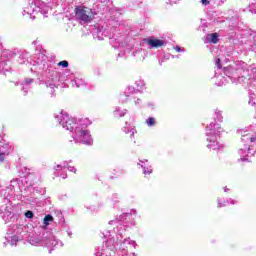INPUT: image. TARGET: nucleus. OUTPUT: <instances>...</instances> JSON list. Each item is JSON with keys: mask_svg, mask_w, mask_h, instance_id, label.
<instances>
[{"mask_svg": "<svg viewBox=\"0 0 256 256\" xmlns=\"http://www.w3.org/2000/svg\"><path fill=\"white\" fill-rule=\"evenodd\" d=\"M201 3H202V5H209V1L208 0H201Z\"/></svg>", "mask_w": 256, "mask_h": 256, "instance_id": "4468645a", "label": "nucleus"}, {"mask_svg": "<svg viewBox=\"0 0 256 256\" xmlns=\"http://www.w3.org/2000/svg\"><path fill=\"white\" fill-rule=\"evenodd\" d=\"M51 222H53V216L51 214L46 215L43 219L44 225L47 227Z\"/></svg>", "mask_w": 256, "mask_h": 256, "instance_id": "0eeeda50", "label": "nucleus"}, {"mask_svg": "<svg viewBox=\"0 0 256 256\" xmlns=\"http://www.w3.org/2000/svg\"><path fill=\"white\" fill-rule=\"evenodd\" d=\"M175 51H177V53H179V52L181 51V47L176 46V47H175Z\"/></svg>", "mask_w": 256, "mask_h": 256, "instance_id": "f3484780", "label": "nucleus"}, {"mask_svg": "<svg viewBox=\"0 0 256 256\" xmlns=\"http://www.w3.org/2000/svg\"><path fill=\"white\" fill-rule=\"evenodd\" d=\"M250 141H251V143H255V141H256V136H255V137H250Z\"/></svg>", "mask_w": 256, "mask_h": 256, "instance_id": "dca6fc26", "label": "nucleus"}, {"mask_svg": "<svg viewBox=\"0 0 256 256\" xmlns=\"http://www.w3.org/2000/svg\"><path fill=\"white\" fill-rule=\"evenodd\" d=\"M3 161H5V154L0 153V163H3Z\"/></svg>", "mask_w": 256, "mask_h": 256, "instance_id": "f8f14e48", "label": "nucleus"}, {"mask_svg": "<svg viewBox=\"0 0 256 256\" xmlns=\"http://www.w3.org/2000/svg\"><path fill=\"white\" fill-rule=\"evenodd\" d=\"M208 149H210V151H213V155H215L216 151V155L214 157L215 159H217V155H219V150L221 149L219 142H217V140H210L208 143Z\"/></svg>", "mask_w": 256, "mask_h": 256, "instance_id": "39448f33", "label": "nucleus"}, {"mask_svg": "<svg viewBox=\"0 0 256 256\" xmlns=\"http://www.w3.org/2000/svg\"><path fill=\"white\" fill-rule=\"evenodd\" d=\"M145 41L152 49H159V47H163V45H165V41L157 38H147Z\"/></svg>", "mask_w": 256, "mask_h": 256, "instance_id": "20e7f679", "label": "nucleus"}, {"mask_svg": "<svg viewBox=\"0 0 256 256\" xmlns=\"http://www.w3.org/2000/svg\"><path fill=\"white\" fill-rule=\"evenodd\" d=\"M209 36L211 37V43H214V45H217V43H219L218 33H212V34H209Z\"/></svg>", "mask_w": 256, "mask_h": 256, "instance_id": "423d86ee", "label": "nucleus"}, {"mask_svg": "<svg viewBox=\"0 0 256 256\" xmlns=\"http://www.w3.org/2000/svg\"><path fill=\"white\" fill-rule=\"evenodd\" d=\"M74 12L76 17L84 23L93 21V19H95V15H97V13L93 12V9L87 6H76Z\"/></svg>", "mask_w": 256, "mask_h": 256, "instance_id": "f257e3e1", "label": "nucleus"}, {"mask_svg": "<svg viewBox=\"0 0 256 256\" xmlns=\"http://www.w3.org/2000/svg\"><path fill=\"white\" fill-rule=\"evenodd\" d=\"M216 66L218 67V69H221V59L220 58L216 59Z\"/></svg>", "mask_w": 256, "mask_h": 256, "instance_id": "9b49d317", "label": "nucleus"}, {"mask_svg": "<svg viewBox=\"0 0 256 256\" xmlns=\"http://www.w3.org/2000/svg\"><path fill=\"white\" fill-rule=\"evenodd\" d=\"M25 217H27V219H33V217H34L33 211L28 210V211L25 213Z\"/></svg>", "mask_w": 256, "mask_h": 256, "instance_id": "9d476101", "label": "nucleus"}, {"mask_svg": "<svg viewBox=\"0 0 256 256\" xmlns=\"http://www.w3.org/2000/svg\"><path fill=\"white\" fill-rule=\"evenodd\" d=\"M61 167H62L61 165H56V166H54V170L59 171V169H61Z\"/></svg>", "mask_w": 256, "mask_h": 256, "instance_id": "2eb2a0df", "label": "nucleus"}, {"mask_svg": "<svg viewBox=\"0 0 256 256\" xmlns=\"http://www.w3.org/2000/svg\"><path fill=\"white\" fill-rule=\"evenodd\" d=\"M63 127H65L68 131H73L75 125H77V119L69 116V114L63 115Z\"/></svg>", "mask_w": 256, "mask_h": 256, "instance_id": "f03ea898", "label": "nucleus"}, {"mask_svg": "<svg viewBox=\"0 0 256 256\" xmlns=\"http://www.w3.org/2000/svg\"><path fill=\"white\" fill-rule=\"evenodd\" d=\"M58 67L67 68V67H69V62L66 61V60L60 61V62L58 63Z\"/></svg>", "mask_w": 256, "mask_h": 256, "instance_id": "1a4fd4ad", "label": "nucleus"}, {"mask_svg": "<svg viewBox=\"0 0 256 256\" xmlns=\"http://www.w3.org/2000/svg\"><path fill=\"white\" fill-rule=\"evenodd\" d=\"M153 173V170H144V175H151Z\"/></svg>", "mask_w": 256, "mask_h": 256, "instance_id": "ddd939ff", "label": "nucleus"}, {"mask_svg": "<svg viewBox=\"0 0 256 256\" xmlns=\"http://www.w3.org/2000/svg\"><path fill=\"white\" fill-rule=\"evenodd\" d=\"M241 161H247V159H245V158H241Z\"/></svg>", "mask_w": 256, "mask_h": 256, "instance_id": "a211bd4d", "label": "nucleus"}, {"mask_svg": "<svg viewBox=\"0 0 256 256\" xmlns=\"http://www.w3.org/2000/svg\"><path fill=\"white\" fill-rule=\"evenodd\" d=\"M146 125H148V127H153V125H155V118L149 117L146 119Z\"/></svg>", "mask_w": 256, "mask_h": 256, "instance_id": "6e6552de", "label": "nucleus"}, {"mask_svg": "<svg viewBox=\"0 0 256 256\" xmlns=\"http://www.w3.org/2000/svg\"><path fill=\"white\" fill-rule=\"evenodd\" d=\"M76 135L84 139L82 141L83 145H93V139L91 138V134H89V130H76Z\"/></svg>", "mask_w": 256, "mask_h": 256, "instance_id": "7ed1b4c3", "label": "nucleus"}]
</instances>
